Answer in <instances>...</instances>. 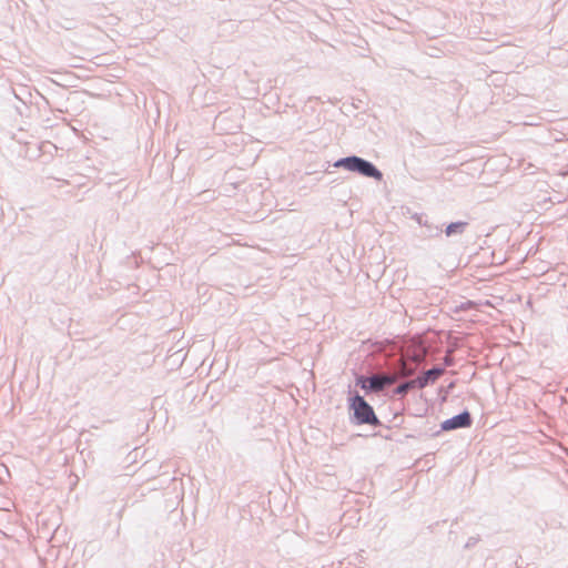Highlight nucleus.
<instances>
[{"instance_id":"423d86ee","label":"nucleus","mask_w":568,"mask_h":568,"mask_svg":"<svg viewBox=\"0 0 568 568\" xmlns=\"http://www.w3.org/2000/svg\"><path fill=\"white\" fill-rule=\"evenodd\" d=\"M416 222L425 229L422 235L425 239L439 237L443 234V229L439 225L429 222L423 215H417Z\"/></svg>"},{"instance_id":"9d476101","label":"nucleus","mask_w":568,"mask_h":568,"mask_svg":"<svg viewBox=\"0 0 568 568\" xmlns=\"http://www.w3.org/2000/svg\"><path fill=\"white\" fill-rule=\"evenodd\" d=\"M478 541H479V537L471 536L468 538L467 542L465 544V548L469 549V548L474 547Z\"/></svg>"},{"instance_id":"20e7f679","label":"nucleus","mask_w":568,"mask_h":568,"mask_svg":"<svg viewBox=\"0 0 568 568\" xmlns=\"http://www.w3.org/2000/svg\"><path fill=\"white\" fill-rule=\"evenodd\" d=\"M473 416L468 409H464L459 414L444 420L440 424V429L443 432H450L460 428H469L473 425Z\"/></svg>"},{"instance_id":"1a4fd4ad","label":"nucleus","mask_w":568,"mask_h":568,"mask_svg":"<svg viewBox=\"0 0 568 568\" xmlns=\"http://www.w3.org/2000/svg\"><path fill=\"white\" fill-rule=\"evenodd\" d=\"M475 306H476L475 302L467 301V302H464L460 305L456 306L455 312L471 310V308H475Z\"/></svg>"},{"instance_id":"6e6552de","label":"nucleus","mask_w":568,"mask_h":568,"mask_svg":"<svg viewBox=\"0 0 568 568\" xmlns=\"http://www.w3.org/2000/svg\"><path fill=\"white\" fill-rule=\"evenodd\" d=\"M417 389V385L415 384V379L412 378V379H408L402 384H399L398 386H396L394 389H393V395L394 396H406L408 394V392H410L412 389Z\"/></svg>"},{"instance_id":"0eeeda50","label":"nucleus","mask_w":568,"mask_h":568,"mask_svg":"<svg viewBox=\"0 0 568 568\" xmlns=\"http://www.w3.org/2000/svg\"><path fill=\"white\" fill-rule=\"evenodd\" d=\"M468 226L469 223L466 221L452 222L448 225H446L445 229H443V233H445L447 237L462 235L465 233Z\"/></svg>"},{"instance_id":"39448f33","label":"nucleus","mask_w":568,"mask_h":568,"mask_svg":"<svg viewBox=\"0 0 568 568\" xmlns=\"http://www.w3.org/2000/svg\"><path fill=\"white\" fill-rule=\"evenodd\" d=\"M444 373V367L439 365H435L432 368L423 372L414 378L415 384L417 385V389H423L429 385L435 384Z\"/></svg>"},{"instance_id":"9b49d317","label":"nucleus","mask_w":568,"mask_h":568,"mask_svg":"<svg viewBox=\"0 0 568 568\" xmlns=\"http://www.w3.org/2000/svg\"><path fill=\"white\" fill-rule=\"evenodd\" d=\"M403 374L405 376H412L414 374V368L405 369Z\"/></svg>"},{"instance_id":"f257e3e1","label":"nucleus","mask_w":568,"mask_h":568,"mask_svg":"<svg viewBox=\"0 0 568 568\" xmlns=\"http://www.w3.org/2000/svg\"><path fill=\"white\" fill-rule=\"evenodd\" d=\"M347 408L349 423L352 425H368L372 427H379L383 425L373 406L356 390H348Z\"/></svg>"},{"instance_id":"f03ea898","label":"nucleus","mask_w":568,"mask_h":568,"mask_svg":"<svg viewBox=\"0 0 568 568\" xmlns=\"http://www.w3.org/2000/svg\"><path fill=\"white\" fill-rule=\"evenodd\" d=\"M333 166L357 173L364 178L374 179L375 181H382L384 176L383 172L373 162L355 154L336 160Z\"/></svg>"},{"instance_id":"7ed1b4c3","label":"nucleus","mask_w":568,"mask_h":568,"mask_svg":"<svg viewBox=\"0 0 568 568\" xmlns=\"http://www.w3.org/2000/svg\"><path fill=\"white\" fill-rule=\"evenodd\" d=\"M395 382L396 376L390 374H374L371 376L356 374L355 376L356 387H359L365 395L379 394Z\"/></svg>"}]
</instances>
